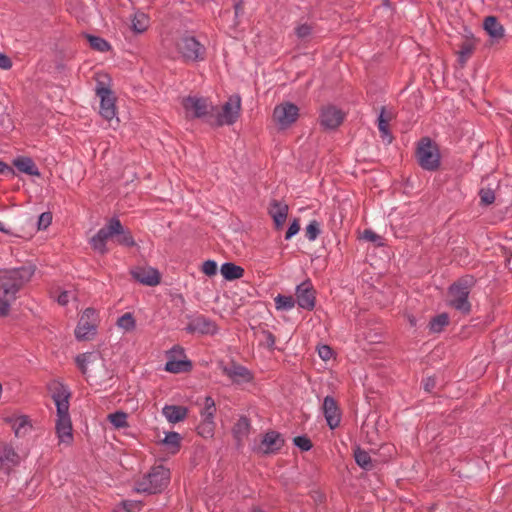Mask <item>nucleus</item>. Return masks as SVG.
I'll return each mask as SVG.
<instances>
[{"instance_id": "obj_1", "label": "nucleus", "mask_w": 512, "mask_h": 512, "mask_svg": "<svg viewBox=\"0 0 512 512\" xmlns=\"http://www.w3.org/2000/svg\"><path fill=\"white\" fill-rule=\"evenodd\" d=\"M33 274L34 268L32 267L0 270V317L9 314L17 293Z\"/></svg>"}, {"instance_id": "obj_2", "label": "nucleus", "mask_w": 512, "mask_h": 512, "mask_svg": "<svg viewBox=\"0 0 512 512\" xmlns=\"http://www.w3.org/2000/svg\"><path fill=\"white\" fill-rule=\"evenodd\" d=\"M52 399L55 403L57 414L55 420V432L60 445L70 446L73 442L72 421L69 415L68 389L62 384L55 383L51 388Z\"/></svg>"}, {"instance_id": "obj_3", "label": "nucleus", "mask_w": 512, "mask_h": 512, "mask_svg": "<svg viewBox=\"0 0 512 512\" xmlns=\"http://www.w3.org/2000/svg\"><path fill=\"white\" fill-rule=\"evenodd\" d=\"M77 366L91 385L106 386L113 378V370L107 366L99 352L80 354L75 359Z\"/></svg>"}, {"instance_id": "obj_4", "label": "nucleus", "mask_w": 512, "mask_h": 512, "mask_svg": "<svg viewBox=\"0 0 512 512\" xmlns=\"http://www.w3.org/2000/svg\"><path fill=\"white\" fill-rule=\"evenodd\" d=\"M169 480V469L163 465L154 466L136 483L135 490L139 493H158L167 487Z\"/></svg>"}, {"instance_id": "obj_5", "label": "nucleus", "mask_w": 512, "mask_h": 512, "mask_svg": "<svg viewBox=\"0 0 512 512\" xmlns=\"http://www.w3.org/2000/svg\"><path fill=\"white\" fill-rule=\"evenodd\" d=\"M99 325L98 312L93 308L85 309L78 320L74 334L78 341H91L97 335Z\"/></svg>"}, {"instance_id": "obj_6", "label": "nucleus", "mask_w": 512, "mask_h": 512, "mask_svg": "<svg viewBox=\"0 0 512 512\" xmlns=\"http://www.w3.org/2000/svg\"><path fill=\"white\" fill-rule=\"evenodd\" d=\"M416 156L419 165L428 171H434L440 166L438 146L429 138H422L417 146Z\"/></svg>"}, {"instance_id": "obj_7", "label": "nucleus", "mask_w": 512, "mask_h": 512, "mask_svg": "<svg viewBox=\"0 0 512 512\" xmlns=\"http://www.w3.org/2000/svg\"><path fill=\"white\" fill-rule=\"evenodd\" d=\"M471 284L467 280H461L453 284L448 291V304L457 311L468 314L471 304L468 300Z\"/></svg>"}, {"instance_id": "obj_8", "label": "nucleus", "mask_w": 512, "mask_h": 512, "mask_svg": "<svg viewBox=\"0 0 512 512\" xmlns=\"http://www.w3.org/2000/svg\"><path fill=\"white\" fill-rule=\"evenodd\" d=\"M241 110V98L239 95H232L224 103L221 110L210 115V119L213 120L218 126L232 125L235 123L240 115Z\"/></svg>"}, {"instance_id": "obj_9", "label": "nucleus", "mask_w": 512, "mask_h": 512, "mask_svg": "<svg viewBox=\"0 0 512 512\" xmlns=\"http://www.w3.org/2000/svg\"><path fill=\"white\" fill-rule=\"evenodd\" d=\"M121 222L117 218H111L104 227H102L96 235H94L90 244L94 251L100 254L108 252L107 243L115 240V233L120 232Z\"/></svg>"}, {"instance_id": "obj_10", "label": "nucleus", "mask_w": 512, "mask_h": 512, "mask_svg": "<svg viewBox=\"0 0 512 512\" xmlns=\"http://www.w3.org/2000/svg\"><path fill=\"white\" fill-rule=\"evenodd\" d=\"M182 107L187 118L209 117L214 107L207 98L198 96H187L182 99Z\"/></svg>"}, {"instance_id": "obj_11", "label": "nucleus", "mask_w": 512, "mask_h": 512, "mask_svg": "<svg viewBox=\"0 0 512 512\" xmlns=\"http://www.w3.org/2000/svg\"><path fill=\"white\" fill-rule=\"evenodd\" d=\"M299 117V108L291 102H283L275 106L272 119L279 129L291 127Z\"/></svg>"}, {"instance_id": "obj_12", "label": "nucleus", "mask_w": 512, "mask_h": 512, "mask_svg": "<svg viewBox=\"0 0 512 512\" xmlns=\"http://www.w3.org/2000/svg\"><path fill=\"white\" fill-rule=\"evenodd\" d=\"M177 50L186 61H199L205 57V47L193 36H183L177 42Z\"/></svg>"}, {"instance_id": "obj_13", "label": "nucleus", "mask_w": 512, "mask_h": 512, "mask_svg": "<svg viewBox=\"0 0 512 512\" xmlns=\"http://www.w3.org/2000/svg\"><path fill=\"white\" fill-rule=\"evenodd\" d=\"M5 422L10 425L17 438H26L30 436L34 430L32 419L24 414L14 413L5 417Z\"/></svg>"}, {"instance_id": "obj_14", "label": "nucleus", "mask_w": 512, "mask_h": 512, "mask_svg": "<svg viewBox=\"0 0 512 512\" xmlns=\"http://www.w3.org/2000/svg\"><path fill=\"white\" fill-rule=\"evenodd\" d=\"M96 94L100 98V115L112 124L116 116L115 97L112 91L101 86L97 87Z\"/></svg>"}, {"instance_id": "obj_15", "label": "nucleus", "mask_w": 512, "mask_h": 512, "mask_svg": "<svg viewBox=\"0 0 512 512\" xmlns=\"http://www.w3.org/2000/svg\"><path fill=\"white\" fill-rule=\"evenodd\" d=\"M130 273L135 281L146 286H156L161 280L159 271L147 265L135 266L131 268Z\"/></svg>"}, {"instance_id": "obj_16", "label": "nucleus", "mask_w": 512, "mask_h": 512, "mask_svg": "<svg viewBox=\"0 0 512 512\" xmlns=\"http://www.w3.org/2000/svg\"><path fill=\"white\" fill-rule=\"evenodd\" d=\"M319 120L325 129H335L343 122L344 114L335 106L327 105L322 107Z\"/></svg>"}, {"instance_id": "obj_17", "label": "nucleus", "mask_w": 512, "mask_h": 512, "mask_svg": "<svg viewBox=\"0 0 512 512\" xmlns=\"http://www.w3.org/2000/svg\"><path fill=\"white\" fill-rule=\"evenodd\" d=\"M174 354L183 355V349L179 346H175L168 352V361L164 367L165 371L175 374L189 371L191 369V362L185 359V357L183 359L176 360L173 358Z\"/></svg>"}, {"instance_id": "obj_18", "label": "nucleus", "mask_w": 512, "mask_h": 512, "mask_svg": "<svg viewBox=\"0 0 512 512\" xmlns=\"http://www.w3.org/2000/svg\"><path fill=\"white\" fill-rule=\"evenodd\" d=\"M323 414L325 416L327 425L331 429H335L339 426L341 421V413L339 407L331 396H326L323 400L322 405Z\"/></svg>"}, {"instance_id": "obj_19", "label": "nucleus", "mask_w": 512, "mask_h": 512, "mask_svg": "<svg viewBox=\"0 0 512 512\" xmlns=\"http://www.w3.org/2000/svg\"><path fill=\"white\" fill-rule=\"evenodd\" d=\"M297 304L307 310L315 306V296L310 282H303L296 288Z\"/></svg>"}, {"instance_id": "obj_20", "label": "nucleus", "mask_w": 512, "mask_h": 512, "mask_svg": "<svg viewBox=\"0 0 512 512\" xmlns=\"http://www.w3.org/2000/svg\"><path fill=\"white\" fill-rule=\"evenodd\" d=\"M284 444V440L278 432L270 431L267 432L260 445L258 446V451L263 454H271L280 450Z\"/></svg>"}, {"instance_id": "obj_21", "label": "nucleus", "mask_w": 512, "mask_h": 512, "mask_svg": "<svg viewBox=\"0 0 512 512\" xmlns=\"http://www.w3.org/2000/svg\"><path fill=\"white\" fill-rule=\"evenodd\" d=\"M222 371L227 375L233 382L246 383L251 381L252 375L245 367L232 363L228 366H223Z\"/></svg>"}, {"instance_id": "obj_22", "label": "nucleus", "mask_w": 512, "mask_h": 512, "mask_svg": "<svg viewBox=\"0 0 512 512\" xmlns=\"http://www.w3.org/2000/svg\"><path fill=\"white\" fill-rule=\"evenodd\" d=\"M186 330L190 333L214 334L217 329L212 321L203 316H198L190 321Z\"/></svg>"}, {"instance_id": "obj_23", "label": "nucleus", "mask_w": 512, "mask_h": 512, "mask_svg": "<svg viewBox=\"0 0 512 512\" xmlns=\"http://www.w3.org/2000/svg\"><path fill=\"white\" fill-rule=\"evenodd\" d=\"M269 214L274 220L277 228H280L286 221L288 205L282 202L273 201L269 208Z\"/></svg>"}, {"instance_id": "obj_24", "label": "nucleus", "mask_w": 512, "mask_h": 512, "mask_svg": "<svg viewBox=\"0 0 512 512\" xmlns=\"http://www.w3.org/2000/svg\"><path fill=\"white\" fill-rule=\"evenodd\" d=\"M162 413L170 423H178L186 418L188 409L183 406L166 405L163 407Z\"/></svg>"}, {"instance_id": "obj_25", "label": "nucleus", "mask_w": 512, "mask_h": 512, "mask_svg": "<svg viewBox=\"0 0 512 512\" xmlns=\"http://www.w3.org/2000/svg\"><path fill=\"white\" fill-rule=\"evenodd\" d=\"M13 165L22 173L30 176H40V171L34 161L29 157H18L14 159Z\"/></svg>"}, {"instance_id": "obj_26", "label": "nucleus", "mask_w": 512, "mask_h": 512, "mask_svg": "<svg viewBox=\"0 0 512 512\" xmlns=\"http://www.w3.org/2000/svg\"><path fill=\"white\" fill-rule=\"evenodd\" d=\"M485 31L490 37L500 39L504 36V28L494 16H488L483 23Z\"/></svg>"}, {"instance_id": "obj_27", "label": "nucleus", "mask_w": 512, "mask_h": 512, "mask_svg": "<svg viewBox=\"0 0 512 512\" xmlns=\"http://www.w3.org/2000/svg\"><path fill=\"white\" fill-rule=\"evenodd\" d=\"M150 25V19L144 12L137 11L134 13L131 19V29L135 33L145 32Z\"/></svg>"}, {"instance_id": "obj_28", "label": "nucleus", "mask_w": 512, "mask_h": 512, "mask_svg": "<svg viewBox=\"0 0 512 512\" xmlns=\"http://www.w3.org/2000/svg\"><path fill=\"white\" fill-rule=\"evenodd\" d=\"M220 272L226 280H235L242 277L244 270L234 263H225L221 266Z\"/></svg>"}, {"instance_id": "obj_29", "label": "nucleus", "mask_w": 512, "mask_h": 512, "mask_svg": "<svg viewBox=\"0 0 512 512\" xmlns=\"http://www.w3.org/2000/svg\"><path fill=\"white\" fill-rule=\"evenodd\" d=\"M117 327L123 332H132L136 328V320L132 313H125L117 319Z\"/></svg>"}, {"instance_id": "obj_30", "label": "nucleus", "mask_w": 512, "mask_h": 512, "mask_svg": "<svg viewBox=\"0 0 512 512\" xmlns=\"http://www.w3.org/2000/svg\"><path fill=\"white\" fill-rule=\"evenodd\" d=\"M216 412L215 402L211 397H206L204 400L203 408L200 412L201 421L214 422V415Z\"/></svg>"}, {"instance_id": "obj_31", "label": "nucleus", "mask_w": 512, "mask_h": 512, "mask_svg": "<svg viewBox=\"0 0 512 512\" xmlns=\"http://www.w3.org/2000/svg\"><path fill=\"white\" fill-rule=\"evenodd\" d=\"M250 430V422L246 417H241L233 428L234 437L241 441L248 436Z\"/></svg>"}, {"instance_id": "obj_32", "label": "nucleus", "mask_w": 512, "mask_h": 512, "mask_svg": "<svg viewBox=\"0 0 512 512\" xmlns=\"http://www.w3.org/2000/svg\"><path fill=\"white\" fill-rule=\"evenodd\" d=\"M128 415L123 411H116L114 413H110L107 416L108 421L113 425L116 429L126 428L129 426L127 421Z\"/></svg>"}, {"instance_id": "obj_33", "label": "nucleus", "mask_w": 512, "mask_h": 512, "mask_svg": "<svg viewBox=\"0 0 512 512\" xmlns=\"http://www.w3.org/2000/svg\"><path fill=\"white\" fill-rule=\"evenodd\" d=\"M52 297L58 302V304L65 306L71 300L76 299V293L74 290H62L56 289L51 292Z\"/></svg>"}, {"instance_id": "obj_34", "label": "nucleus", "mask_w": 512, "mask_h": 512, "mask_svg": "<svg viewBox=\"0 0 512 512\" xmlns=\"http://www.w3.org/2000/svg\"><path fill=\"white\" fill-rule=\"evenodd\" d=\"M180 441H181V437H180L179 433L168 432V433H166L162 442L165 446H167L168 450L171 453H176L179 450Z\"/></svg>"}, {"instance_id": "obj_35", "label": "nucleus", "mask_w": 512, "mask_h": 512, "mask_svg": "<svg viewBox=\"0 0 512 512\" xmlns=\"http://www.w3.org/2000/svg\"><path fill=\"white\" fill-rule=\"evenodd\" d=\"M274 301L276 309L280 311H289L295 306V300L292 296L279 294L274 298Z\"/></svg>"}, {"instance_id": "obj_36", "label": "nucleus", "mask_w": 512, "mask_h": 512, "mask_svg": "<svg viewBox=\"0 0 512 512\" xmlns=\"http://www.w3.org/2000/svg\"><path fill=\"white\" fill-rule=\"evenodd\" d=\"M115 241L123 246L132 247L135 246L136 243L130 233V231L125 230L124 227L121 225L120 232L115 233Z\"/></svg>"}, {"instance_id": "obj_37", "label": "nucleus", "mask_w": 512, "mask_h": 512, "mask_svg": "<svg viewBox=\"0 0 512 512\" xmlns=\"http://www.w3.org/2000/svg\"><path fill=\"white\" fill-rule=\"evenodd\" d=\"M85 37L88 40L90 46L99 52H105L110 48L109 43L101 37L92 35H86Z\"/></svg>"}, {"instance_id": "obj_38", "label": "nucleus", "mask_w": 512, "mask_h": 512, "mask_svg": "<svg viewBox=\"0 0 512 512\" xmlns=\"http://www.w3.org/2000/svg\"><path fill=\"white\" fill-rule=\"evenodd\" d=\"M321 232V224L317 220H311L306 226L304 233L309 241H314Z\"/></svg>"}, {"instance_id": "obj_39", "label": "nucleus", "mask_w": 512, "mask_h": 512, "mask_svg": "<svg viewBox=\"0 0 512 512\" xmlns=\"http://www.w3.org/2000/svg\"><path fill=\"white\" fill-rule=\"evenodd\" d=\"M141 503L138 501L126 500L114 508V512H140Z\"/></svg>"}, {"instance_id": "obj_40", "label": "nucleus", "mask_w": 512, "mask_h": 512, "mask_svg": "<svg viewBox=\"0 0 512 512\" xmlns=\"http://www.w3.org/2000/svg\"><path fill=\"white\" fill-rule=\"evenodd\" d=\"M449 323V317L446 313H442L435 317L430 322V330L432 332L438 333L442 331V329Z\"/></svg>"}, {"instance_id": "obj_41", "label": "nucleus", "mask_w": 512, "mask_h": 512, "mask_svg": "<svg viewBox=\"0 0 512 512\" xmlns=\"http://www.w3.org/2000/svg\"><path fill=\"white\" fill-rule=\"evenodd\" d=\"M354 457H355V461L356 463L364 468V469H369L371 467V459H370V456L369 454L360 449V448H357L355 451H354Z\"/></svg>"}, {"instance_id": "obj_42", "label": "nucleus", "mask_w": 512, "mask_h": 512, "mask_svg": "<svg viewBox=\"0 0 512 512\" xmlns=\"http://www.w3.org/2000/svg\"><path fill=\"white\" fill-rule=\"evenodd\" d=\"M474 51V44L471 41H465L458 52L459 62L461 65H464L466 61L470 58Z\"/></svg>"}, {"instance_id": "obj_43", "label": "nucleus", "mask_w": 512, "mask_h": 512, "mask_svg": "<svg viewBox=\"0 0 512 512\" xmlns=\"http://www.w3.org/2000/svg\"><path fill=\"white\" fill-rule=\"evenodd\" d=\"M215 422L200 421L197 431L204 438H211L214 435Z\"/></svg>"}, {"instance_id": "obj_44", "label": "nucleus", "mask_w": 512, "mask_h": 512, "mask_svg": "<svg viewBox=\"0 0 512 512\" xmlns=\"http://www.w3.org/2000/svg\"><path fill=\"white\" fill-rule=\"evenodd\" d=\"M361 238L367 242L374 244L375 246H382L384 239L379 234L375 233L371 229H365L361 235Z\"/></svg>"}, {"instance_id": "obj_45", "label": "nucleus", "mask_w": 512, "mask_h": 512, "mask_svg": "<svg viewBox=\"0 0 512 512\" xmlns=\"http://www.w3.org/2000/svg\"><path fill=\"white\" fill-rule=\"evenodd\" d=\"M1 461L8 463H17L19 456L11 446H5L0 456Z\"/></svg>"}, {"instance_id": "obj_46", "label": "nucleus", "mask_w": 512, "mask_h": 512, "mask_svg": "<svg viewBox=\"0 0 512 512\" xmlns=\"http://www.w3.org/2000/svg\"><path fill=\"white\" fill-rule=\"evenodd\" d=\"M378 129L381 134V138L387 143H391L392 136L389 130V123L385 122L384 119H378Z\"/></svg>"}, {"instance_id": "obj_47", "label": "nucleus", "mask_w": 512, "mask_h": 512, "mask_svg": "<svg viewBox=\"0 0 512 512\" xmlns=\"http://www.w3.org/2000/svg\"><path fill=\"white\" fill-rule=\"evenodd\" d=\"M479 196H480L481 203L484 205H490L495 200L494 191L489 188H487V189L482 188L479 192Z\"/></svg>"}, {"instance_id": "obj_48", "label": "nucleus", "mask_w": 512, "mask_h": 512, "mask_svg": "<svg viewBox=\"0 0 512 512\" xmlns=\"http://www.w3.org/2000/svg\"><path fill=\"white\" fill-rule=\"evenodd\" d=\"M317 352H318L319 357L325 362L331 360L334 356L333 350L328 345L318 346Z\"/></svg>"}, {"instance_id": "obj_49", "label": "nucleus", "mask_w": 512, "mask_h": 512, "mask_svg": "<svg viewBox=\"0 0 512 512\" xmlns=\"http://www.w3.org/2000/svg\"><path fill=\"white\" fill-rule=\"evenodd\" d=\"M294 444L303 451H308L312 447L310 439L305 436L295 437Z\"/></svg>"}, {"instance_id": "obj_50", "label": "nucleus", "mask_w": 512, "mask_h": 512, "mask_svg": "<svg viewBox=\"0 0 512 512\" xmlns=\"http://www.w3.org/2000/svg\"><path fill=\"white\" fill-rule=\"evenodd\" d=\"M217 263L213 260H207L202 265V271L207 276H213L217 273Z\"/></svg>"}, {"instance_id": "obj_51", "label": "nucleus", "mask_w": 512, "mask_h": 512, "mask_svg": "<svg viewBox=\"0 0 512 512\" xmlns=\"http://www.w3.org/2000/svg\"><path fill=\"white\" fill-rule=\"evenodd\" d=\"M296 35L300 39H306L312 34V27L308 24H301L295 29Z\"/></svg>"}, {"instance_id": "obj_52", "label": "nucleus", "mask_w": 512, "mask_h": 512, "mask_svg": "<svg viewBox=\"0 0 512 512\" xmlns=\"http://www.w3.org/2000/svg\"><path fill=\"white\" fill-rule=\"evenodd\" d=\"M51 221H52L51 213H49V212L42 213L38 219V229L39 230L46 229L51 224Z\"/></svg>"}, {"instance_id": "obj_53", "label": "nucleus", "mask_w": 512, "mask_h": 512, "mask_svg": "<svg viewBox=\"0 0 512 512\" xmlns=\"http://www.w3.org/2000/svg\"><path fill=\"white\" fill-rule=\"evenodd\" d=\"M300 231V222L298 219H295L289 226L285 238L291 239L293 236H295Z\"/></svg>"}, {"instance_id": "obj_54", "label": "nucleus", "mask_w": 512, "mask_h": 512, "mask_svg": "<svg viewBox=\"0 0 512 512\" xmlns=\"http://www.w3.org/2000/svg\"><path fill=\"white\" fill-rule=\"evenodd\" d=\"M0 174L12 178L15 176V171L11 166L7 165L3 161H0Z\"/></svg>"}, {"instance_id": "obj_55", "label": "nucleus", "mask_w": 512, "mask_h": 512, "mask_svg": "<svg viewBox=\"0 0 512 512\" xmlns=\"http://www.w3.org/2000/svg\"><path fill=\"white\" fill-rule=\"evenodd\" d=\"M263 337H264V344L270 348V349H273L274 348V345H275V337L273 336L272 333H270L269 331H264L263 332Z\"/></svg>"}, {"instance_id": "obj_56", "label": "nucleus", "mask_w": 512, "mask_h": 512, "mask_svg": "<svg viewBox=\"0 0 512 512\" xmlns=\"http://www.w3.org/2000/svg\"><path fill=\"white\" fill-rule=\"evenodd\" d=\"M11 67H12L11 59L8 56L0 53V68L4 69V70H8Z\"/></svg>"}, {"instance_id": "obj_57", "label": "nucleus", "mask_w": 512, "mask_h": 512, "mask_svg": "<svg viewBox=\"0 0 512 512\" xmlns=\"http://www.w3.org/2000/svg\"><path fill=\"white\" fill-rule=\"evenodd\" d=\"M394 118V113L392 111L386 110L384 107L381 109L380 115L378 119H384L385 122L390 123V121Z\"/></svg>"}, {"instance_id": "obj_58", "label": "nucleus", "mask_w": 512, "mask_h": 512, "mask_svg": "<svg viewBox=\"0 0 512 512\" xmlns=\"http://www.w3.org/2000/svg\"><path fill=\"white\" fill-rule=\"evenodd\" d=\"M434 380L431 378H428L424 381V389L428 392H430L434 388Z\"/></svg>"}, {"instance_id": "obj_59", "label": "nucleus", "mask_w": 512, "mask_h": 512, "mask_svg": "<svg viewBox=\"0 0 512 512\" xmlns=\"http://www.w3.org/2000/svg\"><path fill=\"white\" fill-rule=\"evenodd\" d=\"M240 9H241V5L239 3L235 4V13H236V15L239 13Z\"/></svg>"}, {"instance_id": "obj_60", "label": "nucleus", "mask_w": 512, "mask_h": 512, "mask_svg": "<svg viewBox=\"0 0 512 512\" xmlns=\"http://www.w3.org/2000/svg\"><path fill=\"white\" fill-rule=\"evenodd\" d=\"M252 512H264V511L261 510V509L255 508V509L252 510Z\"/></svg>"}, {"instance_id": "obj_61", "label": "nucleus", "mask_w": 512, "mask_h": 512, "mask_svg": "<svg viewBox=\"0 0 512 512\" xmlns=\"http://www.w3.org/2000/svg\"><path fill=\"white\" fill-rule=\"evenodd\" d=\"M3 230L2 223L0 222V231Z\"/></svg>"}]
</instances>
